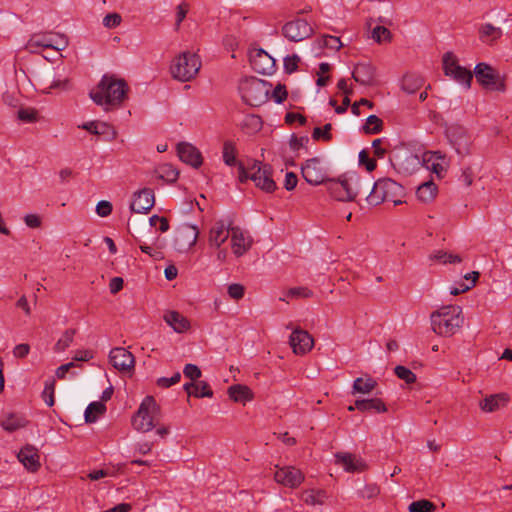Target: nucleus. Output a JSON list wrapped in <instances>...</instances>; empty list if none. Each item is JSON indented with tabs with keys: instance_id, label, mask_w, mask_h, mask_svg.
Listing matches in <instances>:
<instances>
[{
	"instance_id": "obj_1",
	"label": "nucleus",
	"mask_w": 512,
	"mask_h": 512,
	"mask_svg": "<svg viewBox=\"0 0 512 512\" xmlns=\"http://www.w3.org/2000/svg\"><path fill=\"white\" fill-rule=\"evenodd\" d=\"M127 91L128 86L124 79L105 74L98 85L91 90L90 97L97 105L103 106L104 110L109 111L122 103Z\"/></svg>"
},
{
	"instance_id": "obj_2",
	"label": "nucleus",
	"mask_w": 512,
	"mask_h": 512,
	"mask_svg": "<svg viewBox=\"0 0 512 512\" xmlns=\"http://www.w3.org/2000/svg\"><path fill=\"white\" fill-rule=\"evenodd\" d=\"M430 322L437 335L450 337L463 325L462 308L457 305L443 306L431 313Z\"/></svg>"
},
{
	"instance_id": "obj_3",
	"label": "nucleus",
	"mask_w": 512,
	"mask_h": 512,
	"mask_svg": "<svg viewBox=\"0 0 512 512\" xmlns=\"http://www.w3.org/2000/svg\"><path fill=\"white\" fill-rule=\"evenodd\" d=\"M238 179L242 183L252 180L257 188L266 193H272L277 189V185L272 178L271 166L260 161H253L248 167L239 163Z\"/></svg>"
},
{
	"instance_id": "obj_4",
	"label": "nucleus",
	"mask_w": 512,
	"mask_h": 512,
	"mask_svg": "<svg viewBox=\"0 0 512 512\" xmlns=\"http://www.w3.org/2000/svg\"><path fill=\"white\" fill-rule=\"evenodd\" d=\"M404 187L391 178H380L374 184L370 193L366 197L369 205L377 206L384 201H391L394 205L403 203L401 198L404 196Z\"/></svg>"
},
{
	"instance_id": "obj_5",
	"label": "nucleus",
	"mask_w": 512,
	"mask_h": 512,
	"mask_svg": "<svg viewBox=\"0 0 512 512\" xmlns=\"http://www.w3.org/2000/svg\"><path fill=\"white\" fill-rule=\"evenodd\" d=\"M201 68V60L196 53L185 51L179 54L171 65L172 77L181 82L191 81Z\"/></svg>"
},
{
	"instance_id": "obj_6",
	"label": "nucleus",
	"mask_w": 512,
	"mask_h": 512,
	"mask_svg": "<svg viewBox=\"0 0 512 512\" xmlns=\"http://www.w3.org/2000/svg\"><path fill=\"white\" fill-rule=\"evenodd\" d=\"M271 85L257 78L244 79L239 86L242 99L250 106H260L268 100Z\"/></svg>"
},
{
	"instance_id": "obj_7",
	"label": "nucleus",
	"mask_w": 512,
	"mask_h": 512,
	"mask_svg": "<svg viewBox=\"0 0 512 512\" xmlns=\"http://www.w3.org/2000/svg\"><path fill=\"white\" fill-rule=\"evenodd\" d=\"M328 191L337 201H353L362 193L361 180L358 177L329 180Z\"/></svg>"
},
{
	"instance_id": "obj_8",
	"label": "nucleus",
	"mask_w": 512,
	"mask_h": 512,
	"mask_svg": "<svg viewBox=\"0 0 512 512\" xmlns=\"http://www.w3.org/2000/svg\"><path fill=\"white\" fill-rule=\"evenodd\" d=\"M159 413V406L152 396H147L140 404L136 415L132 419L133 427L140 432H148L155 426V419Z\"/></svg>"
},
{
	"instance_id": "obj_9",
	"label": "nucleus",
	"mask_w": 512,
	"mask_h": 512,
	"mask_svg": "<svg viewBox=\"0 0 512 512\" xmlns=\"http://www.w3.org/2000/svg\"><path fill=\"white\" fill-rule=\"evenodd\" d=\"M477 82L490 91L504 92L506 85L499 72L487 63H478L474 68Z\"/></svg>"
},
{
	"instance_id": "obj_10",
	"label": "nucleus",
	"mask_w": 512,
	"mask_h": 512,
	"mask_svg": "<svg viewBox=\"0 0 512 512\" xmlns=\"http://www.w3.org/2000/svg\"><path fill=\"white\" fill-rule=\"evenodd\" d=\"M443 70L446 76L462 84L466 89L470 88L473 74L469 69L459 65L457 58L452 52L444 54Z\"/></svg>"
},
{
	"instance_id": "obj_11",
	"label": "nucleus",
	"mask_w": 512,
	"mask_h": 512,
	"mask_svg": "<svg viewBox=\"0 0 512 512\" xmlns=\"http://www.w3.org/2000/svg\"><path fill=\"white\" fill-rule=\"evenodd\" d=\"M301 174L305 181L313 186H318L328 180L326 168L320 157L307 159L301 165Z\"/></svg>"
},
{
	"instance_id": "obj_12",
	"label": "nucleus",
	"mask_w": 512,
	"mask_h": 512,
	"mask_svg": "<svg viewBox=\"0 0 512 512\" xmlns=\"http://www.w3.org/2000/svg\"><path fill=\"white\" fill-rule=\"evenodd\" d=\"M282 34L291 42H300L313 34V28L306 20L298 18L284 24Z\"/></svg>"
},
{
	"instance_id": "obj_13",
	"label": "nucleus",
	"mask_w": 512,
	"mask_h": 512,
	"mask_svg": "<svg viewBox=\"0 0 512 512\" xmlns=\"http://www.w3.org/2000/svg\"><path fill=\"white\" fill-rule=\"evenodd\" d=\"M249 60L253 70L259 74L271 75L275 71V59L261 48L251 51Z\"/></svg>"
},
{
	"instance_id": "obj_14",
	"label": "nucleus",
	"mask_w": 512,
	"mask_h": 512,
	"mask_svg": "<svg viewBox=\"0 0 512 512\" xmlns=\"http://www.w3.org/2000/svg\"><path fill=\"white\" fill-rule=\"evenodd\" d=\"M276 468L274 479L285 487L297 488L304 481V474L294 466H276Z\"/></svg>"
},
{
	"instance_id": "obj_15",
	"label": "nucleus",
	"mask_w": 512,
	"mask_h": 512,
	"mask_svg": "<svg viewBox=\"0 0 512 512\" xmlns=\"http://www.w3.org/2000/svg\"><path fill=\"white\" fill-rule=\"evenodd\" d=\"M446 134L459 155H467L470 153V140L464 127L451 125L447 128Z\"/></svg>"
},
{
	"instance_id": "obj_16",
	"label": "nucleus",
	"mask_w": 512,
	"mask_h": 512,
	"mask_svg": "<svg viewBox=\"0 0 512 512\" xmlns=\"http://www.w3.org/2000/svg\"><path fill=\"white\" fill-rule=\"evenodd\" d=\"M199 236V230L196 226L190 224L181 225L174 238V243L179 251L187 250L195 245Z\"/></svg>"
},
{
	"instance_id": "obj_17",
	"label": "nucleus",
	"mask_w": 512,
	"mask_h": 512,
	"mask_svg": "<svg viewBox=\"0 0 512 512\" xmlns=\"http://www.w3.org/2000/svg\"><path fill=\"white\" fill-rule=\"evenodd\" d=\"M109 360L112 366L121 372H130L135 366L133 354L123 347L113 348L109 353Z\"/></svg>"
},
{
	"instance_id": "obj_18",
	"label": "nucleus",
	"mask_w": 512,
	"mask_h": 512,
	"mask_svg": "<svg viewBox=\"0 0 512 512\" xmlns=\"http://www.w3.org/2000/svg\"><path fill=\"white\" fill-rule=\"evenodd\" d=\"M289 344L295 354L304 355L313 348L314 340L307 331L295 329L290 335Z\"/></svg>"
},
{
	"instance_id": "obj_19",
	"label": "nucleus",
	"mask_w": 512,
	"mask_h": 512,
	"mask_svg": "<svg viewBox=\"0 0 512 512\" xmlns=\"http://www.w3.org/2000/svg\"><path fill=\"white\" fill-rule=\"evenodd\" d=\"M335 463L349 473L362 472L367 468V465L362 458L349 452L336 453Z\"/></svg>"
},
{
	"instance_id": "obj_20",
	"label": "nucleus",
	"mask_w": 512,
	"mask_h": 512,
	"mask_svg": "<svg viewBox=\"0 0 512 512\" xmlns=\"http://www.w3.org/2000/svg\"><path fill=\"white\" fill-rule=\"evenodd\" d=\"M231 246L233 253L240 257L244 255L252 246V238L245 234L240 227H231Z\"/></svg>"
},
{
	"instance_id": "obj_21",
	"label": "nucleus",
	"mask_w": 512,
	"mask_h": 512,
	"mask_svg": "<svg viewBox=\"0 0 512 512\" xmlns=\"http://www.w3.org/2000/svg\"><path fill=\"white\" fill-rule=\"evenodd\" d=\"M155 204L154 193L149 188H144L134 194V200L130 209L134 213H147Z\"/></svg>"
},
{
	"instance_id": "obj_22",
	"label": "nucleus",
	"mask_w": 512,
	"mask_h": 512,
	"mask_svg": "<svg viewBox=\"0 0 512 512\" xmlns=\"http://www.w3.org/2000/svg\"><path fill=\"white\" fill-rule=\"evenodd\" d=\"M178 156L181 161L198 168L202 164L201 152L190 143L182 142L177 145Z\"/></svg>"
},
{
	"instance_id": "obj_23",
	"label": "nucleus",
	"mask_w": 512,
	"mask_h": 512,
	"mask_svg": "<svg viewBox=\"0 0 512 512\" xmlns=\"http://www.w3.org/2000/svg\"><path fill=\"white\" fill-rule=\"evenodd\" d=\"M18 460L31 472H35L40 467V456L37 449L32 445L24 446L17 455Z\"/></svg>"
},
{
	"instance_id": "obj_24",
	"label": "nucleus",
	"mask_w": 512,
	"mask_h": 512,
	"mask_svg": "<svg viewBox=\"0 0 512 512\" xmlns=\"http://www.w3.org/2000/svg\"><path fill=\"white\" fill-rule=\"evenodd\" d=\"M230 228L222 220L215 222L209 232V244L219 248L231 234Z\"/></svg>"
},
{
	"instance_id": "obj_25",
	"label": "nucleus",
	"mask_w": 512,
	"mask_h": 512,
	"mask_svg": "<svg viewBox=\"0 0 512 512\" xmlns=\"http://www.w3.org/2000/svg\"><path fill=\"white\" fill-rule=\"evenodd\" d=\"M352 77L361 85H371L375 79V68L370 63H359L354 67Z\"/></svg>"
},
{
	"instance_id": "obj_26",
	"label": "nucleus",
	"mask_w": 512,
	"mask_h": 512,
	"mask_svg": "<svg viewBox=\"0 0 512 512\" xmlns=\"http://www.w3.org/2000/svg\"><path fill=\"white\" fill-rule=\"evenodd\" d=\"M423 163L427 169H431L438 177H441L446 171L444 158L439 151L424 153Z\"/></svg>"
},
{
	"instance_id": "obj_27",
	"label": "nucleus",
	"mask_w": 512,
	"mask_h": 512,
	"mask_svg": "<svg viewBox=\"0 0 512 512\" xmlns=\"http://www.w3.org/2000/svg\"><path fill=\"white\" fill-rule=\"evenodd\" d=\"M163 318L176 333H183L190 328L189 320L177 311H168Z\"/></svg>"
},
{
	"instance_id": "obj_28",
	"label": "nucleus",
	"mask_w": 512,
	"mask_h": 512,
	"mask_svg": "<svg viewBox=\"0 0 512 512\" xmlns=\"http://www.w3.org/2000/svg\"><path fill=\"white\" fill-rule=\"evenodd\" d=\"M355 407L361 412L385 413L387 407L379 398L358 399L355 401Z\"/></svg>"
},
{
	"instance_id": "obj_29",
	"label": "nucleus",
	"mask_w": 512,
	"mask_h": 512,
	"mask_svg": "<svg viewBox=\"0 0 512 512\" xmlns=\"http://www.w3.org/2000/svg\"><path fill=\"white\" fill-rule=\"evenodd\" d=\"M228 395L234 402L245 404L253 399L252 390L242 384H235L228 388Z\"/></svg>"
},
{
	"instance_id": "obj_30",
	"label": "nucleus",
	"mask_w": 512,
	"mask_h": 512,
	"mask_svg": "<svg viewBox=\"0 0 512 512\" xmlns=\"http://www.w3.org/2000/svg\"><path fill=\"white\" fill-rule=\"evenodd\" d=\"M28 421L23 415L17 413L8 414L1 422L0 426L7 432H14L27 425Z\"/></svg>"
},
{
	"instance_id": "obj_31",
	"label": "nucleus",
	"mask_w": 512,
	"mask_h": 512,
	"mask_svg": "<svg viewBox=\"0 0 512 512\" xmlns=\"http://www.w3.org/2000/svg\"><path fill=\"white\" fill-rule=\"evenodd\" d=\"M503 32L500 27H496L490 23L482 24L479 27V38L483 43L493 44L502 36Z\"/></svg>"
},
{
	"instance_id": "obj_32",
	"label": "nucleus",
	"mask_w": 512,
	"mask_h": 512,
	"mask_svg": "<svg viewBox=\"0 0 512 512\" xmlns=\"http://www.w3.org/2000/svg\"><path fill=\"white\" fill-rule=\"evenodd\" d=\"M508 400L509 398L507 397L506 394L490 395L489 397L483 399L479 403V406L485 412H494L498 410L501 406L506 405Z\"/></svg>"
},
{
	"instance_id": "obj_33",
	"label": "nucleus",
	"mask_w": 512,
	"mask_h": 512,
	"mask_svg": "<svg viewBox=\"0 0 512 512\" xmlns=\"http://www.w3.org/2000/svg\"><path fill=\"white\" fill-rule=\"evenodd\" d=\"M184 390L189 396L193 395L197 398L212 397L213 391L205 381L189 382L184 385Z\"/></svg>"
},
{
	"instance_id": "obj_34",
	"label": "nucleus",
	"mask_w": 512,
	"mask_h": 512,
	"mask_svg": "<svg viewBox=\"0 0 512 512\" xmlns=\"http://www.w3.org/2000/svg\"><path fill=\"white\" fill-rule=\"evenodd\" d=\"M240 128L249 135L255 134L262 129V119L255 114H247L240 122Z\"/></svg>"
},
{
	"instance_id": "obj_35",
	"label": "nucleus",
	"mask_w": 512,
	"mask_h": 512,
	"mask_svg": "<svg viewBox=\"0 0 512 512\" xmlns=\"http://www.w3.org/2000/svg\"><path fill=\"white\" fill-rule=\"evenodd\" d=\"M53 41L48 35L35 34L27 42L26 49L31 53H38L39 48H51Z\"/></svg>"
},
{
	"instance_id": "obj_36",
	"label": "nucleus",
	"mask_w": 512,
	"mask_h": 512,
	"mask_svg": "<svg viewBox=\"0 0 512 512\" xmlns=\"http://www.w3.org/2000/svg\"><path fill=\"white\" fill-rule=\"evenodd\" d=\"M437 195V186L432 181L422 183L416 191L417 198L423 203H430Z\"/></svg>"
},
{
	"instance_id": "obj_37",
	"label": "nucleus",
	"mask_w": 512,
	"mask_h": 512,
	"mask_svg": "<svg viewBox=\"0 0 512 512\" xmlns=\"http://www.w3.org/2000/svg\"><path fill=\"white\" fill-rule=\"evenodd\" d=\"M106 411V406L100 401L91 402L85 410V422L94 423L99 416L103 415Z\"/></svg>"
},
{
	"instance_id": "obj_38",
	"label": "nucleus",
	"mask_w": 512,
	"mask_h": 512,
	"mask_svg": "<svg viewBox=\"0 0 512 512\" xmlns=\"http://www.w3.org/2000/svg\"><path fill=\"white\" fill-rule=\"evenodd\" d=\"M423 79L416 74H407L402 79V89L408 94H413L423 86Z\"/></svg>"
},
{
	"instance_id": "obj_39",
	"label": "nucleus",
	"mask_w": 512,
	"mask_h": 512,
	"mask_svg": "<svg viewBox=\"0 0 512 512\" xmlns=\"http://www.w3.org/2000/svg\"><path fill=\"white\" fill-rule=\"evenodd\" d=\"M377 386L376 380L371 377L362 378L358 377L353 382V394L354 393H370Z\"/></svg>"
},
{
	"instance_id": "obj_40",
	"label": "nucleus",
	"mask_w": 512,
	"mask_h": 512,
	"mask_svg": "<svg viewBox=\"0 0 512 512\" xmlns=\"http://www.w3.org/2000/svg\"><path fill=\"white\" fill-rule=\"evenodd\" d=\"M325 497V492L322 490H305L301 495L302 501L312 506L323 504Z\"/></svg>"
},
{
	"instance_id": "obj_41",
	"label": "nucleus",
	"mask_w": 512,
	"mask_h": 512,
	"mask_svg": "<svg viewBox=\"0 0 512 512\" xmlns=\"http://www.w3.org/2000/svg\"><path fill=\"white\" fill-rule=\"evenodd\" d=\"M223 161L227 166L239 165L236 161V147L234 142L227 140L223 144Z\"/></svg>"
},
{
	"instance_id": "obj_42",
	"label": "nucleus",
	"mask_w": 512,
	"mask_h": 512,
	"mask_svg": "<svg viewBox=\"0 0 512 512\" xmlns=\"http://www.w3.org/2000/svg\"><path fill=\"white\" fill-rule=\"evenodd\" d=\"M76 329H67L63 332L62 336L58 339L54 346L55 352L65 351L73 342Z\"/></svg>"
},
{
	"instance_id": "obj_43",
	"label": "nucleus",
	"mask_w": 512,
	"mask_h": 512,
	"mask_svg": "<svg viewBox=\"0 0 512 512\" xmlns=\"http://www.w3.org/2000/svg\"><path fill=\"white\" fill-rule=\"evenodd\" d=\"M157 173H158L159 178H161L169 183L175 182L179 176L178 170L171 164L161 165L157 169Z\"/></svg>"
},
{
	"instance_id": "obj_44",
	"label": "nucleus",
	"mask_w": 512,
	"mask_h": 512,
	"mask_svg": "<svg viewBox=\"0 0 512 512\" xmlns=\"http://www.w3.org/2000/svg\"><path fill=\"white\" fill-rule=\"evenodd\" d=\"M431 260L439 261L443 264H453L460 263L462 261L461 257L456 254L448 253L443 250L435 251L433 254L429 256Z\"/></svg>"
},
{
	"instance_id": "obj_45",
	"label": "nucleus",
	"mask_w": 512,
	"mask_h": 512,
	"mask_svg": "<svg viewBox=\"0 0 512 512\" xmlns=\"http://www.w3.org/2000/svg\"><path fill=\"white\" fill-rule=\"evenodd\" d=\"M98 136H101L104 141L111 142L116 139L117 131L114 126L106 123L100 122L97 123Z\"/></svg>"
},
{
	"instance_id": "obj_46",
	"label": "nucleus",
	"mask_w": 512,
	"mask_h": 512,
	"mask_svg": "<svg viewBox=\"0 0 512 512\" xmlns=\"http://www.w3.org/2000/svg\"><path fill=\"white\" fill-rule=\"evenodd\" d=\"M383 129V121L376 115L368 116L363 131L366 134H377Z\"/></svg>"
},
{
	"instance_id": "obj_47",
	"label": "nucleus",
	"mask_w": 512,
	"mask_h": 512,
	"mask_svg": "<svg viewBox=\"0 0 512 512\" xmlns=\"http://www.w3.org/2000/svg\"><path fill=\"white\" fill-rule=\"evenodd\" d=\"M332 125L330 123L325 124L323 127H315L312 132V138L315 141L329 142L332 139Z\"/></svg>"
},
{
	"instance_id": "obj_48",
	"label": "nucleus",
	"mask_w": 512,
	"mask_h": 512,
	"mask_svg": "<svg viewBox=\"0 0 512 512\" xmlns=\"http://www.w3.org/2000/svg\"><path fill=\"white\" fill-rule=\"evenodd\" d=\"M435 505L426 499L412 502L409 507V512H432L435 510Z\"/></svg>"
},
{
	"instance_id": "obj_49",
	"label": "nucleus",
	"mask_w": 512,
	"mask_h": 512,
	"mask_svg": "<svg viewBox=\"0 0 512 512\" xmlns=\"http://www.w3.org/2000/svg\"><path fill=\"white\" fill-rule=\"evenodd\" d=\"M372 38L377 43L390 42L392 34L390 30L382 25H378L372 30Z\"/></svg>"
},
{
	"instance_id": "obj_50",
	"label": "nucleus",
	"mask_w": 512,
	"mask_h": 512,
	"mask_svg": "<svg viewBox=\"0 0 512 512\" xmlns=\"http://www.w3.org/2000/svg\"><path fill=\"white\" fill-rule=\"evenodd\" d=\"M394 372L399 379L405 381L407 384H413L417 379L414 372L402 365L396 366Z\"/></svg>"
},
{
	"instance_id": "obj_51",
	"label": "nucleus",
	"mask_w": 512,
	"mask_h": 512,
	"mask_svg": "<svg viewBox=\"0 0 512 512\" xmlns=\"http://www.w3.org/2000/svg\"><path fill=\"white\" fill-rule=\"evenodd\" d=\"M318 45L320 48L326 47L329 49H334L336 51L342 47L340 38L331 35L322 36V38L318 41Z\"/></svg>"
},
{
	"instance_id": "obj_52",
	"label": "nucleus",
	"mask_w": 512,
	"mask_h": 512,
	"mask_svg": "<svg viewBox=\"0 0 512 512\" xmlns=\"http://www.w3.org/2000/svg\"><path fill=\"white\" fill-rule=\"evenodd\" d=\"M17 118L25 123H34L37 121V111L33 108L19 109Z\"/></svg>"
},
{
	"instance_id": "obj_53",
	"label": "nucleus",
	"mask_w": 512,
	"mask_h": 512,
	"mask_svg": "<svg viewBox=\"0 0 512 512\" xmlns=\"http://www.w3.org/2000/svg\"><path fill=\"white\" fill-rule=\"evenodd\" d=\"M54 389H55V381L51 380L50 382H46L45 388L42 393L43 400L48 406H53L54 404Z\"/></svg>"
},
{
	"instance_id": "obj_54",
	"label": "nucleus",
	"mask_w": 512,
	"mask_h": 512,
	"mask_svg": "<svg viewBox=\"0 0 512 512\" xmlns=\"http://www.w3.org/2000/svg\"><path fill=\"white\" fill-rule=\"evenodd\" d=\"M380 488L376 484H366L363 489L359 491V496L365 499H372L379 495Z\"/></svg>"
},
{
	"instance_id": "obj_55",
	"label": "nucleus",
	"mask_w": 512,
	"mask_h": 512,
	"mask_svg": "<svg viewBox=\"0 0 512 512\" xmlns=\"http://www.w3.org/2000/svg\"><path fill=\"white\" fill-rule=\"evenodd\" d=\"M359 164L365 166L366 170L369 172L373 171L377 166L376 160L370 158L368 152L365 150L359 153Z\"/></svg>"
},
{
	"instance_id": "obj_56",
	"label": "nucleus",
	"mask_w": 512,
	"mask_h": 512,
	"mask_svg": "<svg viewBox=\"0 0 512 512\" xmlns=\"http://www.w3.org/2000/svg\"><path fill=\"white\" fill-rule=\"evenodd\" d=\"M300 62V57L296 54L292 56H287L284 58V70L286 73L291 74L295 72L298 68V63Z\"/></svg>"
},
{
	"instance_id": "obj_57",
	"label": "nucleus",
	"mask_w": 512,
	"mask_h": 512,
	"mask_svg": "<svg viewBox=\"0 0 512 512\" xmlns=\"http://www.w3.org/2000/svg\"><path fill=\"white\" fill-rule=\"evenodd\" d=\"M287 296L296 298H310L313 296V292L306 287H294L287 291Z\"/></svg>"
},
{
	"instance_id": "obj_58",
	"label": "nucleus",
	"mask_w": 512,
	"mask_h": 512,
	"mask_svg": "<svg viewBox=\"0 0 512 512\" xmlns=\"http://www.w3.org/2000/svg\"><path fill=\"white\" fill-rule=\"evenodd\" d=\"M309 143V138L307 136L297 137L296 135H292L289 141L290 148L293 151H298L301 148H304Z\"/></svg>"
},
{
	"instance_id": "obj_59",
	"label": "nucleus",
	"mask_w": 512,
	"mask_h": 512,
	"mask_svg": "<svg viewBox=\"0 0 512 512\" xmlns=\"http://www.w3.org/2000/svg\"><path fill=\"white\" fill-rule=\"evenodd\" d=\"M121 21H122V17L120 14L110 13V14H107L103 18V25L106 28H115L120 25Z\"/></svg>"
},
{
	"instance_id": "obj_60",
	"label": "nucleus",
	"mask_w": 512,
	"mask_h": 512,
	"mask_svg": "<svg viewBox=\"0 0 512 512\" xmlns=\"http://www.w3.org/2000/svg\"><path fill=\"white\" fill-rule=\"evenodd\" d=\"M181 379V374L179 372H176L173 374L172 377H160L157 379V385L162 388H168L174 384H177Z\"/></svg>"
},
{
	"instance_id": "obj_61",
	"label": "nucleus",
	"mask_w": 512,
	"mask_h": 512,
	"mask_svg": "<svg viewBox=\"0 0 512 512\" xmlns=\"http://www.w3.org/2000/svg\"><path fill=\"white\" fill-rule=\"evenodd\" d=\"M185 377L195 381L201 377V370L194 364H186L183 370Z\"/></svg>"
},
{
	"instance_id": "obj_62",
	"label": "nucleus",
	"mask_w": 512,
	"mask_h": 512,
	"mask_svg": "<svg viewBox=\"0 0 512 512\" xmlns=\"http://www.w3.org/2000/svg\"><path fill=\"white\" fill-rule=\"evenodd\" d=\"M244 292V286L241 284L233 283L228 286V295L235 300L243 298Z\"/></svg>"
},
{
	"instance_id": "obj_63",
	"label": "nucleus",
	"mask_w": 512,
	"mask_h": 512,
	"mask_svg": "<svg viewBox=\"0 0 512 512\" xmlns=\"http://www.w3.org/2000/svg\"><path fill=\"white\" fill-rule=\"evenodd\" d=\"M406 166H404V163L400 165L403 169L408 171L409 169L414 170L415 168L421 166L420 159L417 155L413 153H409L405 158Z\"/></svg>"
},
{
	"instance_id": "obj_64",
	"label": "nucleus",
	"mask_w": 512,
	"mask_h": 512,
	"mask_svg": "<svg viewBox=\"0 0 512 512\" xmlns=\"http://www.w3.org/2000/svg\"><path fill=\"white\" fill-rule=\"evenodd\" d=\"M96 212L101 217H107L112 212V204L109 201L102 200L98 202Z\"/></svg>"
}]
</instances>
